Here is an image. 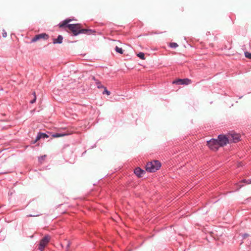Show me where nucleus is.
Here are the masks:
<instances>
[{"label":"nucleus","mask_w":251,"mask_h":251,"mask_svg":"<svg viewBox=\"0 0 251 251\" xmlns=\"http://www.w3.org/2000/svg\"><path fill=\"white\" fill-rule=\"evenodd\" d=\"M67 27L71 30L74 36H76L80 33L90 34L92 32L91 29H82L80 24H68Z\"/></svg>","instance_id":"obj_1"},{"label":"nucleus","mask_w":251,"mask_h":251,"mask_svg":"<svg viewBox=\"0 0 251 251\" xmlns=\"http://www.w3.org/2000/svg\"><path fill=\"white\" fill-rule=\"evenodd\" d=\"M161 167V163L157 160H153L148 162L146 166V170L147 172H155Z\"/></svg>","instance_id":"obj_2"},{"label":"nucleus","mask_w":251,"mask_h":251,"mask_svg":"<svg viewBox=\"0 0 251 251\" xmlns=\"http://www.w3.org/2000/svg\"><path fill=\"white\" fill-rule=\"evenodd\" d=\"M217 140L220 147H223L226 145L227 143H230L228 134L226 135H219Z\"/></svg>","instance_id":"obj_3"},{"label":"nucleus","mask_w":251,"mask_h":251,"mask_svg":"<svg viewBox=\"0 0 251 251\" xmlns=\"http://www.w3.org/2000/svg\"><path fill=\"white\" fill-rule=\"evenodd\" d=\"M207 145L211 150L213 151H217L219 147H220L218 140L215 139H212L207 141Z\"/></svg>","instance_id":"obj_4"},{"label":"nucleus","mask_w":251,"mask_h":251,"mask_svg":"<svg viewBox=\"0 0 251 251\" xmlns=\"http://www.w3.org/2000/svg\"><path fill=\"white\" fill-rule=\"evenodd\" d=\"M50 237L49 235L45 236L40 241L39 250L43 251L45 247L47 245L50 240Z\"/></svg>","instance_id":"obj_5"},{"label":"nucleus","mask_w":251,"mask_h":251,"mask_svg":"<svg viewBox=\"0 0 251 251\" xmlns=\"http://www.w3.org/2000/svg\"><path fill=\"white\" fill-rule=\"evenodd\" d=\"M228 135L230 143L231 142L236 143L240 140L241 136L239 134L231 132L229 133Z\"/></svg>","instance_id":"obj_6"},{"label":"nucleus","mask_w":251,"mask_h":251,"mask_svg":"<svg viewBox=\"0 0 251 251\" xmlns=\"http://www.w3.org/2000/svg\"><path fill=\"white\" fill-rule=\"evenodd\" d=\"M49 38L48 34L43 33L35 35L31 40L32 42H35L39 40H47Z\"/></svg>","instance_id":"obj_7"},{"label":"nucleus","mask_w":251,"mask_h":251,"mask_svg":"<svg viewBox=\"0 0 251 251\" xmlns=\"http://www.w3.org/2000/svg\"><path fill=\"white\" fill-rule=\"evenodd\" d=\"M192 83V81L191 79L188 78H185V79H178L177 80H174L173 82V84H185V85H188Z\"/></svg>","instance_id":"obj_8"},{"label":"nucleus","mask_w":251,"mask_h":251,"mask_svg":"<svg viewBox=\"0 0 251 251\" xmlns=\"http://www.w3.org/2000/svg\"><path fill=\"white\" fill-rule=\"evenodd\" d=\"M134 173L138 177H141L142 175L145 173V172L141 168L137 167L134 170Z\"/></svg>","instance_id":"obj_9"},{"label":"nucleus","mask_w":251,"mask_h":251,"mask_svg":"<svg viewBox=\"0 0 251 251\" xmlns=\"http://www.w3.org/2000/svg\"><path fill=\"white\" fill-rule=\"evenodd\" d=\"M72 133V132H68V131H66V132H65L62 133H55V134H53L52 135V137L53 138L61 137H63L64 136L70 135Z\"/></svg>","instance_id":"obj_10"},{"label":"nucleus","mask_w":251,"mask_h":251,"mask_svg":"<svg viewBox=\"0 0 251 251\" xmlns=\"http://www.w3.org/2000/svg\"><path fill=\"white\" fill-rule=\"evenodd\" d=\"M48 137L49 136L46 133L39 132L36 137V140L33 142V143L35 144L41 138H48Z\"/></svg>","instance_id":"obj_11"},{"label":"nucleus","mask_w":251,"mask_h":251,"mask_svg":"<svg viewBox=\"0 0 251 251\" xmlns=\"http://www.w3.org/2000/svg\"><path fill=\"white\" fill-rule=\"evenodd\" d=\"M92 79L95 81V83L97 85V87L99 89L105 88V87L101 84L99 80L96 79L94 76H93Z\"/></svg>","instance_id":"obj_12"},{"label":"nucleus","mask_w":251,"mask_h":251,"mask_svg":"<svg viewBox=\"0 0 251 251\" xmlns=\"http://www.w3.org/2000/svg\"><path fill=\"white\" fill-rule=\"evenodd\" d=\"M63 39V38L61 35H59L57 39H55L53 40V43L54 44H61L62 43Z\"/></svg>","instance_id":"obj_13"},{"label":"nucleus","mask_w":251,"mask_h":251,"mask_svg":"<svg viewBox=\"0 0 251 251\" xmlns=\"http://www.w3.org/2000/svg\"><path fill=\"white\" fill-rule=\"evenodd\" d=\"M72 21L71 19H68L64 20L62 22V23L59 24V27H64L65 25H67L69 22Z\"/></svg>","instance_id":"obj_14"},{"label":"nucleus","mask_w":251,"mask_h":251,"mask_svg":"<svg viewBox=\"0 0 251 251\" xmlns=\"http://www.w3.org/2000/svg\"><path fill=\"white\" fill-rule=\"evenodd\" d=\"M115 50L117 52H118L120 54H123V50L121 48H119V47L116 46L115 48Z\"/></svg>","instance_id":"obj_15"},{"label":"nucleus","mask_w":251,"mask_h":251,"mask_svg":"<svg viewBox=\"0 0 251 251\" xmlns=\"http://www.w3.org/2000/svg\"><path fill=\"white\" fill-rule=\"evenodd\" d=\"M137 56L140 58L141 59H143V60H144L145 59V54L143 52H139L138 54H137Z\"/></svg>","instance_id":"obj_16"},{"label":"nucleus","mask_w":251,"mask_h":251,"mask_svg":"<svg viewBox=\"0 0 251 251\" xmlns=\"http://www.w3.org/2000/svg\"><path fill=\"white\" fill-rule=\"evenodd\" d=\"M170 46L171 47V48H176L178 47V45L177 43H171L170 44Z\"/></svg>","instance_id":"obj_17"},{"label":"nucleus","mask_w":251,"mask_h":251,"mask_svg":"<svg viewBox=\"0 0 251 251\" xmlns=\"http://www.w3.org/2000/svg\"><path fill=\"white\" fill-rule=\"evenodd\" d=\"M245 55L247 58L251 59V53L246 51L245 52Z\"/></svg>","instance_id":"obj_18"},{"label":"nucleus","mask_w":251,"mask_h":251,"mask_svg":"<svg viewBox=\"0 0 251 251\" xmlns=\"http://www.w3.org/2000/svg\"><path fill=\"white\" fill-rule=\"evenodd\" d=\"M33 95H34V99H33V100H31V101H30V103H34V102L36 101V96L35 92L33 93Z\"/></svg>","instance_id":"obj_19"},{"label":"nucleus","mask_w":251,"mask_h":251,"mask_svg":"<svg viewBox=\"0 0 251 251\" xmlns=\"http://www.w3.org/2000/svg\"><path fill=\"white\" fill-rule=\"evenodd\" d=\"M104 92H103V94H106L107 95H109L110 94V92L109 91H108L106 89V88L105 87L104 88Z\"/></svg>","instance_id":"obj_20"},{"label":"nucleus","mask_w":251,"mask_h":251,"mask_svg":"<svg viewBox=\"0 0 251 251\" xmlns=\"http://www.w3.org/2000/svg\"><path fill=\"white\" fill-rule=\"evenodd\" d=\"M46 155H44L43 156H42L41 157H40L39 158V160L40 162H42V161H43L44 160V158H45L46 157Z\"/></svg>","instance_id":"obj_21"},{"label":"nucleus","mask_w":251,"mask_h":251,"mask_svg":"<svg viewBox=\"0 0 251 251\" xmlns=\"http://www.w3.org/2000/svg\"><path fill=\"white\" fill-rule=\"evenodd\" d=\"M2 34L3 37H6L7 36V33L4 30H3Z\"/></svg>","instance_id":"obj_22"},{"label":"nucleus","mask_w":251,"mask_h":251,"mask_svg":"<svg viewBox=\"0 0 251 251\" xmlns=\"http://www.w3.org/2000/svg\"><path fill=\"white\" fill-rule=\"evenodd\" d=\"M248 236H249V235L248 234H244V237H248Z\"/></svg>","instance_id":"obj_23"},{"label":"nucleus","mask_w":251,"mask_h":251,"mask_svg":"<svg viewBox=\"0 0 251 251\" xmlns=\"http://www.w3.org/2000/svg\"><path fill=\"white\" fill-rule=\"evenodd\" d=\"M248 183H251V179L250 180V182Z\"/></svg>","instance_id":"obj_24"}]
</instances>
